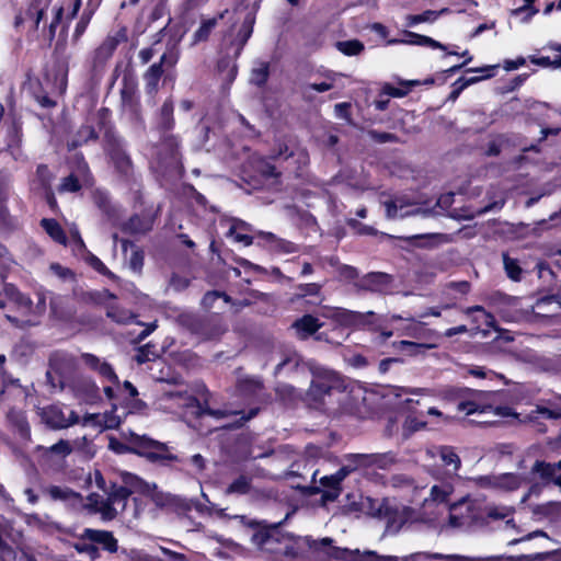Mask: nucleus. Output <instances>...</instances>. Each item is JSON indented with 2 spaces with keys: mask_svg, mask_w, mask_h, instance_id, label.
I'll list each match as a JSON object with an SVG mask.
<instances>
[{
  "mask_svg": "<svg viewBox=\"0 0 561 561\" xmlns=\"http://www.w3.org/2000/svg\"><path fill=\"white\" fill-rule=\"evenodd\" d=\"M124 32H117L115 35H108L94 51V65H102L107 61L118 44L125 41Z\"/></svg>",
  "mask_w": 561,
  "mask_h": 561,
  "instance_id": "15",
  "label": "nucleus"
},
{
  "mask_svg": "<svg viewBox=\"0 0 561 561\" xmlns=\"http://www.w3.org/2000/svg\"><path fill=\"white\" fill-rule=\"evenodd\" d=\"M8 421L18 428L22 436L30 435V425L24 413L20 410L10 409L7 413Z\"/></svg>",
  "mask_w": 561,
  "mask_h": 561,
  "instance_id": "36",
  "label": "nucleus"
},
{
  "mask_svg": "<svg viewBox=\"0 0 561 561\" xmlns=\"http://www.w3.org/2000/svg\"><path fill=\"white\" fill-rule=\"evenodd\" d=\"M174 125L173 121V103L170 100H167L160 111V122L159 126L163 130H170Z\"/></svg>",
  "mask_w": 561,
  "mask_h": 561,
  "instance_id": "43",
  "label": "nucleus"
},
{
  "mask_svg": "<svg viewBox=\"0 0 561 561\" xmlns=\"http://www.w3.org/2000/svg\"><path fill=\"white\" fill-rule=\"evenodd\" d=\"M253 541H254V543L260 546L261 549L271 550L273 543H275L277 541V539L274 534H270L266 531H260L253 536Z\"/></svg>",
  "mask_w": 561,
  "mask_h": 561,
  "instance_id": "53",
  "label": "nucleus"
},
{
  "mask_svg": "<svg viewBox=\"0 0 561 561\" xmlns=\"http://www.w3.org/2000/svg\"><path fill=\"white\" fill-rule=\"evenodd\" d=\"M78 507H82L90 514H100L104 522L115 518V510L107 506L106 499L98 493L89 494L85 500L82 497V504H78Z\"/></svg>",
  "mask_w": 561,
  "mask_h": 561,
  "instance_id": "11",
  "label": "nucleus"
},
{
  "mask_svg": "<svg viewBox=\"0 0 561 561\" xmlns=\"http://www.w3.org/2000/svg\"><path fill=\"white\" fill-rule=\"evenodd\" d=\"M81 359L90 369L96 371L100 376L107 379L114 385H119V379L117 375L115 374L113 367L105 360H102L98 356L90 354V353H83L81 355Z\"/></svg>",
  "mask_w": 561,
  "mask_h": 561,
  "instance_id": "14",
  "label": "nucleus"
},
{
  "mask_svg": "<svg viewBox=\"0 0 561 561\" xmlns=\"http://www.w3.org/2000/svg\"><path fill=\"white\" fill-rule=\"evenodd\" d=\"M45 12L43 8H38L37 5H31L26 12V16L32 21L33 27L38 30L39 23L44 16Z\"/></svg>",
  "mask_w": 561,
  "mask_h": 561,
  "instance_id": "63",
  "label": "nucleus"
},
{
  "mask_svg": "<svg viewBox=\"0 0 561 561\" xmlns=\"http://www.w3.org/2000/svg\"><path fill=\"white\" fill-rule=\"evenodd\" d=\"M96 137H98V135L92 126H89V125L82 126L78 130L76 138L72 141V147L76 148V147L82 146L83 144H85L89 140L96 139Z\"/></svg>",
  "mask_w": 561,
  "mask_h": 561,
  "instance_id": "50",
  "label": "nucleus"
},
{
  "mask_svg": "<svg viewBox=\"0 0 561 561\" xmlns=\"http://www.w3.org/2000/svg\"><path fill=\"white\" fill-rule=\"evenodd\" d=\"M80 539L99 543L103 549L112 553L116 552L118 548L117 539L113 536V533L107 530L85 528L80 535Z\"/></svg>",
  "mask_w": 561,
  "mask_h": 561,
  "instance_id": "13",
  "label": "nucleus"
},
{
  "mask_svg": "<svg viewBox=\"0 0 561 561\" xmlns=\"http://www.w3.org/2000/svg\"><path fill=\"white\" fill-rule=\"evenodd\" d=\"M41 226L46 231V233L56 242L60 244H66L67 237L61 226L55 219H42Z\"/></svg>",
  "mask_w": 561,
  "mask_h": 561,
  "instance_id": "33",
  "label": "nucleus"
},
{
  "mask_svg": "<svg viewBox=\"0 0 561 561\" xmlns=\"http://www.w3.org/2000/svg\"><path fill=\"white\" fill-rule=\"evenodd\" d=\"M451 490V486L448 484L433 485L430 493L431 500L438 503L446 502Z\"/></svg>",
  "mask_w": 561,
  "mask_h": 561,
  "instance_id": "54",
  "label": "nucleus"
},
{
  "mask_svg": "<svg viewBox=\"0 0 561 561\" xmlns=\"http://www.w3.org/2000/svg\"><path fill=\"white\" fill-rule=\"evenodd\" d=\"M407 36H409L411 39L402 41V43L420 45V46H428V47L438 48V49H445L446 48L439 42H437V41H435V39H433V38H431L428 36H425V35H420V34H416V33H413V32H408Z\"/></svg>",
  "mask_w": 561,
  "mask_h": 561,
  "instance_id": "41",
  "label": "nucleus"
},
{
  "mask_svg": "<svg viewBox=\"0 0 561 561\" xmlns=\"http://www.w3.org/2000/svg\"><path fill=\"white\" fill-rule=\"evenodd\" d=\"M133 443L135 447L131 451L150 462L164 463L178 459L176 456L169 453L168 446L164 443L138 435H133Z\"/></svg>",
  "mask_w": 561,
  "mask_h": 561,
  "instance_id": "5",
  "label": "nucleus"
},
{
  "mask_svg": "<svg viewBox=\"0 0 561 561\" xmlns=\"http://www.w3.org/2000/svg\"><path fill=\"white\" fill-rule=\"evenodd\" d=\"M157 355L154 352H151V346L149 344L140 346L137 350V354L135 355V360L141 365L145 364L152 358H154Z\"/></svg>",
  "mask_w": 561,
  "mask_h": 561,
  "instance_id": "62",
  "label": "nucleus"
},
{
  "mask_svg": "<svg viewBox=\"0 0 561 561\" xmlns=\"http://www.w3.org/2000/svg\"><path fill=\"white\" fill-rule=\"evenodd\" d=\"M306 545L318 561L344 560L348 556L359 554L360 561H399L398 557L394 556H381L373 550H365L360 552L357 550H350L347 548H341L334 545V540L330 537L320 539H313L311 537L306 538Z\"/></svg>",
  "mask_w": 561,
  "mask_h": 561,
  "instance_id": "1",
  "label": "nucleus"
},
{
  "mask_svg": "<svg viewBox=\"0 0 561 561\" xmlns=\"http://www.w3.org/2000/svg\"><path fill=\"white\" fill-rule=\"evenodd\" d=\"M131 491L123 485H113L112 491L106 497L107 506L115 510V517L124 512L126 508L127 500L130 496Z\"/></svg>",
  "mask_w": 561,
  "mask_h": 561,
  "instance_id": "23",
  "label": "nucleus"
},
{
  "mask_svg": "<svg viewBox=\"0 0 561 561\" xmlns=\"http://www.w3.org/2000/svg\"><path fill=\"white\" fill-rule=\"evenodd\" d=\"M466 507L470 508L469 501L467 499H462L459 502H456L450 505V515H449V525L453 527H461L465 525V516L461 513V510Z\"/></svg>",
  "mask_w": 561,
  "mask_h": 561,
  "instance_id": "37",
  "label": "nucleus"
},
{
  "mask_svg": "<svg viewBox=\"0 0 561 561\" xmlns=\"http://www.w3.org/2000/svg\"><path fill=\"white\" fill-rule=\"evenodd\" d=\"M164 397L172 400H181L183 401V405L188 409L190 413L196 417H202L204 415H209L215 419H224L230 415H240V417L232 424L229 425V427H240L242 426L247 421L253 419L257 412L259 409L254 408L251 409L247 414L243 411H232L229 409H209L204 408L199 401L192 397L186 394V392L175 391V392H165Z\"/></svg>",
  "mask_w": 561,
  "mask_h": 561,
  "instance_id": "2",
  "label": "nucleus"
},
{
  "mask_svg": "<svg viewBox=\"0 0 561 561\" xmlns=\"http://www.w3.org/2000/svg\"><path fill=\"white\" fill-rule=\"evenodd\" d=\"M38 414L42 421L53 430L67 428L79 423V415L75 411H70L66 416L61 408L58 405H48L39 409Z\"/></svg>",
  "mask_w": 561,
  "mask_h": 561,
  "instance_id": "10",
  "label": "nucleus"
},
{
  "mask_svg": "<svg viewBox=\"0 0 561 561\" xmlns=\"http://www.w3.org/2000/svg\"><path fill=\"white\" fill-rule=\"evenodd\" d=\"M381 317L374 311L358 312L356 317V329L379 330Z\"/></svg>",
  "mask_w": 561,
  "mask_h": 561,
  "instance_id": "34",
  "label": "nucleus"
},
{
  "mask_svg": "<svg viewBox=\"0 0 561 561\" xmlns=\"http://www.w3.org/2000/svg\"><path fill=\"white\" fill-rule=\"evenodd\" d=\"M428 560L439 561H542L549 557L548 552L522 556H489V557H467L460 554H443V553H422Z\"/></svg>",
  "mask_w": 561,
  "mask_h": 561,
  "instance_id": "7",
  "label": "nucleus"
},
{
  "mask_svg": "<svg viewBox=\"0 0 561 561\" xmlns=\"http://www.w3.org/2000/svg\"><path fill=\"white\" fill-rule=\"evenodd\" d=\"M362 457H367V454H350L345 456V462L339 469L340 474L346 478L350 473L357 470L358 468L368 467L367 459H362Z\"/></svg>",
  "mask_w": 561,
  "mask_h": 561,
  "instance_id": "31",
  "label": "nucleus"
},
{
  "mask_svg": "<svg viewBox=\"0 0 561 561\" xmlns=\"http://www.w3.org/2000/svg\"><path fill=\"white\" fill-rule=\"evenodd\" d=\"M45 493L51 500L65 502L72 507H78V504H82V495L68 486L49 485L45 489Z\"/></svg>",
  "mask_w": 561,
  "mask_h": 561,
  "instance_id": "18",
  "label": "nucleus"
},
{
  "mask_svg": "<svg viewBox=\"0 0 561 561\" xmlns=\"http://www.w3.org/2000/svg\"><path fill=\"white\" fill-rule=\"evenodd\" d=\"M100 428H116L121 424V419L113 412L101 414Z\"/></svg>",
  "mask_w": 561,
  "mask_h": 561,
  "instance_id": "64",
  "label": "nucleus"
},
{
  "mask_svg": "<svg viewBox=\"0 0 561 561\" xmlns=\"http://www.w3.org/2000/svg\"><path fill=\"white\" fill-rule=\"evenodd\" d=\"M540 417L547 420H558L561 417V411L538 405L527 415L528 421L534 423L537 422Z\"/></svg>",
  "mask_w": 561,
  "mask_h": 561,
  "instance_id": "42",
  "label": "nucleus"
},
{
  "mask_svg": "<svg viewBox=\"0 0 561 561\" xmlns=\"http://www.w3.org/2000/svg\"><path fill=\"white\" fill-rule=\"evenodd\" d=\"M3 295L25 313H30L32 310L33 301L31 298L19 291L15 286L7 284L3 288Z\"/></svg>",
  "mask_w": 561,
  "mask_h": 561,
  "instance_id": "26",
  "label": "nucleus"
},
{
  "mask_svg": "<svg viewBox=\"0 0 561 561\" xmlns=\"http://www.w3.org/2000/svg\"><path fill=\"white\" fill-rule=\"evenodd\" d=\"M301 365V358L295 351H288L275 367V375H279L283 370L295 371Z\"/></svg>",
  "mask_w": 561,
  "mask_h": 561,
  "instance_id": "32",
  "label": "nucleus"
},
{
  "mask_svg": "<svg viewBox=\"0 0 561 561\" xmlns=\"http://www.w3.org/2000/svg\"><path fill=\"white\" fill-rule=\"evenodd\" d=\"M50 272L62 280H72L73 273L68 267L60 265L59 263H53L49 266Z\"/></svg>",
  "mask_w": 561,
  "mask_h": 561,
  "instance_id": "61",
  "label": "nucleus"
},
{
  "mask_svg": "<svg viewBox=\"0 0 561 561\" xmlns=\"http://www.w3.org/2000/svg\"><path fill=\"white\" fill-rule=\"evenodd\" d=\"M46 311V294L44 291L37 293V304L35 307L32 306V310L30 311V314L34 318H28L24 320H19L18 318L7 316V319L13 323L18 328H26V327H34L39 323V318L45 313Z\"/></svg>",
  "mask_w": 561,
  "mask_h": 561,
  "instance_id": "17",
  "label": "nucleus"
},
{
  "mask_svg": "<svg viewBox=\"0 0 561 561\" xmlns=\"http://www.w3.org/2000/svg\"><path fill=\"white\" fill-rule=\"evenodd\" d=\"M347 226L352 228L357 234L362 236H376L378 231L368 225H364L354 218H350L346 221Z\"/></svg>",
  "mask_w": 561,
  "mask_h": 561,
  "instance_id": "56",
  "label": "nucleus"
},
{
  "mask_svg": "<svg viewBox=\"0 0 561 561\" xmlns=\"http://www.w3.org/2000/svg\"><path fill=\"white\" fill-rule=\"evenodd\" d=\"M268 76L270 65L268 62L262 61L252 69L250 81L257 87H262L266 83Z\"/></svg>",
  "mask_w": 561,
  "mask_h": 561,
  "instance_id": "40",
  "label": "nucleus"
},
{
  "mask_svg": "<svg viewBox=\"0 0 561 561\" xmlns=\"http://www.w3.org/2000/svg\"><path fill=\"white\" fill-rule=\"evenodd\" d=\"M180 58V48L176 43L168 45L167 50L162 54L159 62L152 64L146 71L144 79L146 83V92L154 95L159 89V81L163 75V67L172 68Z\"/></svg>",
  "mask_w": 561,
  "mask_h": 561,
  "instance_id": "3",
  "label": "nucleus"
},
{
  "mask_svg": "<svg viewBox=\"0 0 561 561\" xmlns=\"http://www.w3.org/2000/svg\"><path fill=\"white\" fill-rule=\"evenodd\" d=\"M91 12H82L80 20L78 21L72 34L73 43H77L79 38L82 36V34L85 32L87 26L91 21Z\"/></svg>",
  "mask_w": 561,
  "mask_h": 561,
  "instance_id": "57",
  "label": "nucleus"
},
{
  "mask_svg": "<svg viewBox=\"0 0 561 561\" xmlns=\"http://www.w3.org/2000/svg\"><path fill=\"white\" fill-rule=\"evenodd\" d=\"M504 203H505L504 199L494 201V202L489 203L486 206L478 209L477 211H472L468 207H463L460 209H453L448 214V217L453 218L455 220H471L477 216H481L483 214H486V213L495 210V209H497V210L501 209L504 206Z\"/></svg>",
  "mask_w": 561,
  "mask_h": 561,
  "instance_id": "21",
  "label": "nucleus"
},
{
  "mask_svg": "<svg viewBox=\"0 0 561 561\" xmlns=\"http://www.w3.org/2000/svg\"><path fill=\"white\" fill-rule=\"evenodd\" d=\"M110 157L119 174L125 178H129L133 174L131 160L121 146H113L110 150Z\"/></svg>",
  "mask_w": 561,
  "mask_h": 561,
  "instance_id": "22",
  "label": "nucleus"
},
{
  "mask_svg": "<svg viewBox=\"0 0 561 561\" xmlns=\"http://www.w3.org/2000/svg\"><path fill=\"white\" fill-rule=\"evenodd\" d=\"M323 317L329 318L341 325L344 327H356V317L357 311L339 308V307H323L322 313Z\"/></svg>",
  "mask_w": 561,
  "mask_h": 561,
  "instance_id": "19",
  "label": "nucleus"
},
{
  "mask_svg": "<svg viewBox=\"0 0 561 561\" xmlns=\"http://www.w3.org/2000/svg\"><path fill=\"white\" fill-rule=\"evenodd\" d=\"M503 263L507 276L515 282L520 280L523 271L518 265V262L515 259L510 257L507 254H503Z\"/></svg>",
  "mask_w": 561,
  "mask_h": 561,
  "instance_id": "47",
  "label": "nucleus"
},
{
  "mask_svg": "<svg viewBox=\"0 0 561 561\" xmlns=\"http://www.w3.org/2000/svg\"><path fill=\"white\" fill-rule=\"evenodd\" d=\"M26 523H27V525H30L32 527H36L42 530H50V529L55 528V523L48 522L36 514L28 515L26 517Z\"/></svg>",
  "mask_w": 561,
  "mask_h": 561,
  "instance_id": "59",
  "label": "nucleus"
},
{
  "mask_svg": "<svg viewBox=\"0 0 561 561\" xmlns=\"http://www.w3.org/2000/svg\"><path fill=\"white\" fill-rule=\"evenodd\" d=\"M226 13L227 10L221 12L218 16L203 20L199 27L192 35L191 46L208 41L211 32L217 26L218 21L221 20Z\"/></svg>",
  "mask_w": 561,
  "mask_h": 561,
  "instance_id": "24",
  "label": "nucleus"
},
{
  "mask_svg": "<svg viewBox=\"0 0 561 561\" xmlns=\"http://www.w3.org/2000/svg\"><path fill=\"white\" fill-rule=\"evenodd\" d=\"M259 491L252 485V478L245 474H241L236 478L226 489V494H238V495H247L254 494Z\"/></svg>",
  "mask_w": 561,
  "mask_h": 561,
  "instance_id": "27",
  "label": "nucleus"
},
{
  "mask_svg": "<svg viewBox=\"0 0 561 561\" xmlns=\"http://www.w3.org/2000/svg\"><path fill=\"white\" fill-rule=\"evenodd\" d=\"M473 312L480 313V318H476V321H479L481 319L482 323L485 324L488 328H492L494 330H497V328L495 325L496 321H495L494 316H492L491 313L486 312L483 307H481V306H473V307H470V308L467 309V313L468 314L473 313Z\"/></svg>",
  "mask_w": 561,
  "mask_h": 561,
  "instance_id": "51",
  "label": "nucleus"
},
{
  "mask_svg": "<svg viewBox=\"0 0 561 561\" xmlns=\"http://www.w3.org/2000/svg\"><path fill=\"white\" fill-rule=\"evenodd\" d=\"M515 508L513 506L506 505H495L489 504L485 506V515L489 519L492 520H501L506 519V526L515 527L514 519L512 515L514 514Z\"/></svg>",
  "mask_w": 561,
  "mask_h": 561,
  "instance_id": "25",
  "label": "nucleus"
},
{
  "mask_svg": "<svg viewBox=\"0 0 561 561\" xmlns=\"http://www.w3.org/2000/svg\"><path fill=\"white\" fill-rule=\"evenodd\" d=\"M382 205L386 208V218L393 220L400 218V213L404 211L407 208L417 205V203L407 195L396 194L390 196L389 199L383 201Z\"/></svg>",
  "mask_w": 561,
  "mask_h": 561,
  "instance_id": "16",
  "label": "nucleus"
},
{
  "mask_svg": "<svg viewBox=\"0 0 561 561\" xmlns=\"http://www.w3.org/2000/svg\"><path fill=\"white\" fill-rule=\"evenodd\" d=\"M391 283V275L381 272H371L363 276L356 283V286L362 290L382 293L390 286Z\"/></svg>",
  "mask_w": 561,
  "mask_h": 561,
  "instance_id": "12",
  "label": "nucleus"
},
{
  "mask_svg": "<svg viewBox=\"0 0 561 561\" xmlns=\"http://www.w3.org/2000/svg\"><path fill=\"white\" fill-rule=\"evenodd\" d=\"M219 298H224V300L226 302L231 301V298L228 295H226L225 293L214 290V291H208L204 295V297L202 299V305L205 309H210L214 307L215 301L218 300Z\"/></svg>",
  "mask_w": 561,
  "mask_h": 561,
  "instance_id": "58",
  "label": "nucleus"
},
{
  "mask_svg": "<svg viewBox=\"0 0 561 561\" xmlns=\"http://www.w3.org/2000/svg\"><path fill=\"white\" fill-rule=\"evenodd\" d=\"M380 520L386 523V534L397 535L405 524L416 522L417 514L414 508L390 500Z\"/></svg>",
  "mask_w": 561,
  "mask_h": 561,
  "instance_id": "4",
  "label": "nucleus"
},
{
  "mask_svg": "<svg viewBox=\"0 0 561 561\" xmlns=\"http://www.w3.org/2000/svg\"><path fill=\"white\" fill-rule=\"evenodd\" d=\"M239 390L247 396L257 394L262 389V382L257 378H245L239 381Z\"/></svg>",
  "mask_w": 561,
  "mask_h": 561,
  "instance_id": "48",
  "label": "nucleus"
},
{
  "mask_svg": "<svg viewBox=\"0 0 561 561\" xmlns=\"http://www.w3.org/2000/svg\"><path fill=\"white\" fill-rule=\"evenodd\" d=\"M439 456L446 466H453L454 470L457 471L460 468L461 461L459 456L455 453L453 447L443 446L439 448Z\"/></svg>",
  "mask_w": 561,
  "mask_h": 561,
  "instance_id": "44",
  "label": "nucleus"
},
{
  "mask_svg": "<svg viewBox=\"0 0 561 561\" xmlns=\"http://www.w3.org/2000/svg\"><path fill=\"white\" fill-rule=\"evenodd\" d=\"M239 227L247 228V225L242 221L233 224L228 231V236L233 237L237 242H242L244 245H251L253 243V238L238 232L237 230Z\"/></svg>",
  "mask_w": 561,
  "mask_h": 561,
  "instance_id": "55",
  "label": "nucleus"
},
{
  "mask_svg": "<svg viewBox=\"0 0 561 561\" xmlns=\"http://www.w3.org/2000/svg\"><path fill=\"white\" fill-rule=\"evenodd\" d=\"M151 226L152 224L150 219H145L135 215L123 225V231L129 233H145L151 229Z\"/></svg>",
  "mask_w": 561,
  "mask_h": 561,
  "instance_id": "35",
  "label": "nucleus"
},
{
  "mask_svg": "<svg viewBox=\"0 0 561 561\" xmlns=\"http://www.w3.org/2000/svg\"><path fill=\"white\" fill-rule=\"evenodd\" d=\"M161 150L165 151L170 158L168 165L175 167L180 163L179 140L174 135H165L161 141Z\"/></svg>",
  "mask_w": 561,
  "mask_h": 561,
  "instance_id": "30",
  "label": "nucleus"
},
{
  "mask_svg": "<svg viewBox=\"0 0 561 561\" xmlns=\"http://www.w3.org/2000/svg\"><path fill=\"white\" fill-rule=\"evenodd\" d=\"M260 234L262 237H264L266 240L273 242L274 248L276 250L283 251L285 253H293L297 250V247L295 243H293L290 241L278 239L272 232H261Z\"/></svg>",
  "mask_w": 561,
  "mask_h": 561,
  "instance_id": "45",
  "label": "nucleus"
},
{
  "mask_svg": "<svg viewBox=\"0 0 561 561\" xmlns=\"http://www.w3.org/2000/svg\"><path fill=\"white\" fill-rule=\"evenodd\" d=\"M336 46L341 53L347 56H355L364 50L363 43L357 39L337 42Z\"/></svg>",
  "mask_w": 561,
  "mask_h": 561,
  "instance_id": "49",
  "label": "nucleus"
},
{
  "mask_svg": "<svg viewBox=\"0 0 561 561\" xmlns=\"http://www.w3.org/2000/svg\"><path fill=\"white\" fill-rule=\"evenodd\" d=\"M496 491L500 492L515 491L523 483V478L517 473H500L496 474Z\"/></svg>",
  "mask_w": 561,
  "mask_h": 561,
  "instance_id": "29",
  "label": "nucleus"
},
{
  "mask_svg": "<svg viewBox=\"0 0 561 561\" xmlns=\"http://www.w3.org/2000/svg\"><path fill=\"white\" fill-rule=\"evenodd\" d=\"M94 203L110 217L115 216V207L112 205L111 199L105 192L96 191L94 193Z\"/></svg>",
  "mask_w": 561,
  "mask_h": 561,
  "instance_id": "46",
  "label": "nucleus"
},
{
  "mask_svg": "<svg viewBox=\"0 0 561 561\" xmlns=\"http://www.w3.org/2000/svg\"><path fill=\"white\" fill-rule=\"evenodd\" d=\"M390 499H371L365 497L362 500L360 505L363 511L373 518L381 519L385 508L387 507Z\"/></svg>",
  "mask_w": 561,
  "mask_h": 561,
  "instance_id": "28",
  "label": "nucleus"
},
{
  "mask_svg": "<svg viewBox=\"0 0 561 561\" xmlns=\"http://www.w3.org/2000/svg\"><path fill=\"white\" fill-rule=\"evenodd\" d=\"M496 474L480 476L472 479V482L482 489L496 491Z\"/></svg>",
  "mask_w": 561,
  "mask_h": 561,
  "instance_id": "60",
  "label": "nucleus"
},
{
  "mask_svg": "<svg viewBox=\"0 0 561 561\" xmlns=\"http://www.w3.org/2000/svg\"><path fill=\"white\" fill-rule=\"evenodd\" d=\"M264 457H272L273 461L282 462L284 465L291 462L289 469L284 471L282 474H264V477H270L273 479H276V478H285V479L302 478V476L298 472L299 466L294 461V459L296 457V450L291 446L282 445L279 447H277L276 449L271 450L270 453L260 454V455L254 456L253 458L257 459V458H264Z\"/></svg>",
  "mask_w": 561,
  "mask_h": 561,
  "instance_id": "9",
  "label": "nucleus"
},
{
  "mask_svg": "<svg viewBox=\"0 0 561 561\" xmlns=\"http://www.w3.org/2000/svg\"><path fill=\"white\" fill-rule=\"evenodd\" d=\"M344 479V476H341L340 470H337L334 474L324 476L320 479V484L323 486L322 491L318 486H306L300 482L293 483V488L304 490L309 494L321 492V500L323 502H334L341 494V482Z\"/></svg>",
  "mask_w": 561,
  "mask_h": 561,
  "instance_id": "8",
  "label": "nucleus"
},
{
  "mask_svg": "<svg viewBox=\"0 0 561 561\" xmlns=\"http://www.w3.org/2000/svg\"><path fill=\"white\" fill-rule=\"evenodd\" d=\"M362 459H367L368 467L375 466L380 469H387L396 461L394 456L391 453L367 454V457H362Z\"/></svg>",
  "mask_w": 561,
  "mask_h": 561,
  "instance_id": "38",
  "label": "nucleus"
},
{
  "mask_svg": "<svg viewBox=\"0 0 561 561\" xmlns=\"http://www.w3.org/2000/svg\"><path fill=\"white\" fill-rule=\"evenodd\" d=\"M321 327L322 323H320L319 320L311 314H305L291 324V329L295 331L296 336L300 340L308 339Z\"/></svg>",
  "mask_w": 561,
  "mask_h": 561,
  "instance_id": "20",
  "label": "nucleus"
},
{
  "mask_svg": "<svg viewBox=\"0 0 561 561\" xmlns=\"http://www.w3.org/2000/svg\"><path fill=\"white\" fill-rule=\"evenodd\" d=\"M44 456H50L54 455L58 457L59 459L66 458L68 455L71 454L72 447L68 440L60 439L56 444H54L50 447L43 448Z\"/></svg>",
  "mask_w": 561,
  "mask_h": 561,
  "instance_id": "39",
  "label": "nucleus"
},
{
  "mask_svg": "<svg viewBox=\"0 0 561 561\" xmlns=\"http://www.w3.org/2000/svg\"><path fill=\"white\" fill-rule=\"evenodd\" d=\"M342 386L340 377L330 370H317L313 373L307 398L314 403H323L327 396Z\"/></svg>",
  "mask_w": 561,
  "mask_h": 561,
  "instance_id": "6",
  "label": "nucleus"
},
{
  "mask_svg": "<svg viewBox=\"0 0 561 561\" xmlns=\"http://www.w3.org/2000/svg\"><path fill=\"white\" fill-rule=\"evenodd\" d=\"M439 15V12L427 10L424 11L422 14H411L407 16V25L413 26L419 23L423 22H432L436 20V18Z\"/></svg>",
  "mask_w": 561,
  "mask_h": 561,
  "instance_id": "52",
  "label": "nucleus"
}]
</instances>
